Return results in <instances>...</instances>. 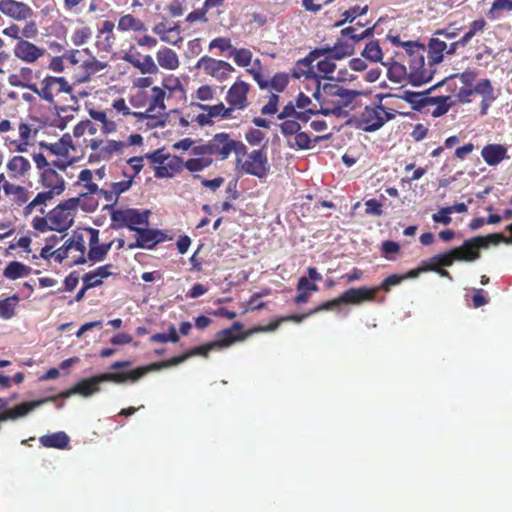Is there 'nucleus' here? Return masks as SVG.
<instances>
[{"label":"nucleus","mask_w":512,"mask_h":512,"mask_svg":"<svg viewBox=\"0 0 512 512\" xmlns=\"http://www.w3.org/2000/svg\"><path fill=\"white\" fill-rule=\"evenodd\" d=\"M365 212L368 215L381 216L383 214L382 204L377 199H369L365 202Z\"/></svg>","instance_id":"052dcab7"},{"label":"nucleus","mask_w":512,"mask_h":512,"mask_svg":"<svg viewBox=\"0 0 512 512\" xmlns=\"http://www.w3.org/2000/svg\"><path fill=\"white\" fill-rule=\"evenodd\" d=\"M354 52V45L348 42L338 40L334 46H332V59L341 60L347 56L352 55Z\"/></svg>","instance_id":"f704fd0d"},{"label":"nucleus","mask_w":512,"mask_h":512,"mask_svg":"<svg viewBox=\"0 0 512 512\" xmlns=\"http://www.w3.org/2000/svg\"><path fill=\"white\" fill-rule=\"evenodd\" d=\"M362 56H364L365 58H367L373 62L380 61L382 59V50H381L378 42H376V41L369 42L365 46V48L362 52Z\"/></svg>","instance_id":"a18cd8bd"},{"label":"nucleus","mask_w":512,"mask_h":512,"mask_svg":"<svg viewBox=\"0 0 512 512\" xmlns=\"http://www.w3.org/2000/svg\"><path fill=\"white\" fill-rule=\"evenodd\" d=\"M164 240L165 234L162 231L141 227L136 231V242L134 244H129V248L153 249L157 244Z\"/></svg>","instance_id":"9d476101"},{"label":"nucleus","mask_w":512,"mask_h":512,"mask_svg":"<svg viewBox=\"0 0 512 512\" xmlns=\"http://www.w3.org/2000/svg\"><path fill=\"white\" fill-rule=\"evenodd\" d=\"M0 11L16 21H23L33 16V10L24 2L0 0Z\"/></svg>","instance_id":"f8f14e48"},{"label":"nucleus","mask_w":512,"mask_h":512,"mask_svg":"<svg viewBox=\"0 0 512 512\" xmlns=\"http://www.w3.org/2000/svg\"><path fill=\"white\" fill-rule=\"evenodd\" d=\"M458 77L460 81L464 84L466 87H471L473 82L476 79V72L474 71H465L461 74H454L449 77H447L445 80H442V85L446 84L450 90H452L451 87V80Z\"/></svg>","instance_id":"37998d69"},{"label":"nucleus","mask_w":512,"mask_h":512,"mask_svg":"<svg viewBox=\"0 0 512 512\" xmlns=\"http://www.w3.org/2000/svg\"><path fill=\"white\" fill-rule=\"evenodd\" d=\"M157 61L162 68L174 70L179 66L176 52L169 48L160 49L157 52Z\"/></svg>","instance_id":"393cba45"},{"label":"nucleus","mask_w":512,"mask_h":512,"mask_svg":"<svg viewBox=\"0 0 512 512\" xmlns=\"http://www.w3.org/2000/svg\"><path fill=\"white\" fill-rule=\"evenodd\" d=\"M382 64L388 67L387 76L391 81L395 83H400L405 79L409 81V68L407 69L405 65L398 62H383Z\"/></svg>","instance_id":"a878e982"},{"label":"nucleus","mask_w":512,"mask_h":512,"mask_svg":"<svg viewBox=\"0 0 512 512\" xmlns=\"http://www.w3.org/2000/svg\"><path fill=\"white\" fill-rule=\"evenodd\" d=\"M31 268L18 261L10 262L3 271V275L8 279H18L29 275Z\"/></svg>","instance_id":"cd10ccee"},{"label":"nucleus","mask_w":512,"mask_h":512,"mask_svg":"<svg viewBox=\"0 0 512 512\" xmlns=\"http://www.w3.org/2000/svg\"><path fill=\"white\" fill-rule=\"evenodd\" d=\"M364 24L357 22L354 26H349L341 30V36L348 37L353 43H357L363 39L373 36L375 26L369 27L362 32H358Z\"/></svg>","instance_id":"b1692460"},{"label":"nucleus","mask_w":512,"mask_h":512,"mask_svg":"<svg viewBox=\"0 0 512 512\" xmlns=\"http://www.w3.org/2000/svg\"><path fill=\"white\" fill-rule=\"evenodd\" d=\"M237 169L245 174L256 176L259 179L265 178L270 170L267 155L263 149H257L247 154L245 161L240 158L236 161Z\"/></svg>","instance_id":"0eeeda50"},{"label":"nucleus","mask_w":512,"mask_h":512,"mask_svg":"<svg viewBox=\"0 0 512 512\" xmlns=\"http://www.w3.org/2000/svg\"><path fill=\"white\" fill-rule=\"evenodd\" d=\"M439 86H442V82H438L436 85L425 92H414L406 90L403 92L400 98L409 103L413 110L423 112L426 108H429V102L434 101L433 99H430L431 96H428V94Z\"/></svg>","instance_id":"2eb2a0df"},{"label":"nucleus","mask_w":512,"mask_h":512,"mask_svg":"<svg viewBox=\"0 0 512 512\" xmlns=\"http://www.w3.org/2000/svg\"><path fill=\"white\" fill-rule=\"evenodd\" d=\"M185 3H186V0H173L168 6L169 13L173 17H179V16L183 15L184 10H185L184 9Z\"/></svg>","instance_id":"774afa93"},{"label":"nucleus","mask_w":512,"mask_h":512,"mask_svg":"<svg viewBox=\"0 0 512 512\" xmlns=\"http://www.w3.org/2000/svg\"><path fill=\"white\" fill-rule=\"evenodd\" d=\"M123 59L138 68L143 74H156L158 72V67L150 55H146L141 61L134 55L126 53Z\"/></svg>","instance_id":"4be33fe9"},{"label":"nucleus","mask_w":512,"mask_h":512,"mask_svg":"<svg viewBox=\"0 0 512 512\" xmlns=\"http://www.w3.org/2000/svg\"><path fill=\"white\" fill-rule=\"evenodd\" d=\"M481 156L489 166H497L508 158L507 148L501 144H488L482 148Z\"/></svg>","instance_id":"6ab92c4d"},{"label":"nucleus","mask_w":512,"mask_h":512,"mask_svg":"<svg viewBox=\"0 0 512 512\" xmlns=\"http://www.w3.org/2000/svg\"><path fill=\"white\" fill-rule=\"evenodd\" d=\"M229 57H233L235 63L238 66L247 67L251 63L252 52L245 48H241V49L234 48L229 53Z\"/></svg>","instance_id":"58836bf2"},{"label":"nucleus","mask_w":512,"mask_h":512,"mask_svg":"<svg viewBox=\"0 0 512 512\" xmlns=\"http://www.w3.org/2000/svg\"><path fill=\"white\" fill-rule=\"evenodd\" d=\"M14 53L19 59L32 63L44 54V50L31 42L21 40L15 46Z\"/></svg>","instance_id":"a211bd4d"},{"label":"nucleus","mask_w":512,"mask_h":512,"mask_svg":"<svg viewBox=\"0 0 512 512\" xmlns=\"http://www.w3.org/2000/svg\"><path fill=\"white\" fill-rule=\"evenodd\" d=\"M50 80H51L50 76H47L42 81L43 87L41 89H38V87L35 84H33V85L29 86V90H31L32 92L39 95L45 101H47L49 103H53L54 96H53L51 90L54 86L52 84V81H50Z\"/></svg>","instance_id":"2f4dec72"},{"label":"nucleus","mask_w":512,"mask_h":512,"mask_svg":"<svg viewBox=\"0 0 512 512\" xmlns=\"http://www.w3.org/2000/svg\"><path fill=\"white\" fill-rule=\"evenodd\" d=\"M242 324L239 323V322H235L233 323V325L228 328V329H224L222 331H220L218 334H217V339L219 341H221L222 343H225L226 341H230L229 342V346L234 343L235 341L237 340H242L244 339L243 336H235L234 333L236 331H239L242 329Z\"/></svg>","instance_id":"c9c22d12"},{"label":"nucleus","mask_w":512,"mask_h":512,"mask_svg":"<svg viewBox=\"0 0 512 512\" xmlns=\"http://www.w3.org/2000/svg\"><path fill=\"white\" fill-rule=\"evenodd\" d=\"M69 440V436L63 431L43 435L39 438V442L42 446L56 449L66 448L69 444Z\"/></svg>","instance_id":"5701e85b"},{"label":"nucleus","mask_w":512,"mask_h":512,"mask_svg":"<svg viewBox=\"0 0 512 512\" xmlns=\"http://www.w3.org/2000/svg\"><path fill=\"white\" fill-rule=\"evenodd\" d=\"M195 68H203L206 74L219 81L227 79L229 74L234 71V68L228 62L209 56L201 57L196 63Z\"/></svg>","instance_id":"1a4fd4ad"},{"label":"nucleus","mask_w":512,"mask_h":512,"mask_svg":"<svg viewBox=\"0 0 512 512\" xmlns=\"http://www.w3.org/2000/svg\"><path fill=\"white\" fill-rule=\"evenodd\" d=\"M80 204V198L74 197L58 204L48 213L50 230L64 232L68 230L74 222L73 212L77 210Z\"/></svg>","instance_id":"39448f33"},{"label":"nucleus","mask_w":512,"mask_h":512,"mask_svg":"<svg viewBox=\"0 0 512 512\" xmlns=\"http://www.w3.org/2000/svg\"><path fill=\"white\" fill-rule=\"evenodd\" d=\"M281 133L288 139L292 138L298 131L301 130L300 123L294 119H285L280 125Z\"/></svg>","instance_id":"de8ad7c7"},{"label":"nucleus","mask_w":512,"mask_h":512,"mask_svg":"<svg viewBox=\"0 0 512 512\" xmlns=\"http://www.w3.org/2000/svg\"><path fill=\"white\" fill-rule=\"evenodd\" d=\"M111 246L112 243L92 246L89 248L87 258L94 263L101 262L106 258Z\"/></svg>","instance_id":"e433bc0d"},{"label":"nucleus","mask_w":512,"mask_h":512,"mask_svg":"<svg viewBox=\"0 0 512 512\" xmlns=\"http://www.w3.org/2000/svg\"><path fill=\"white\" fill-rule=\"evenodd\" d=\"M57 400V397L50 396L40 400H35L31 402H24L19 405L14 406L13 408L7 409L4 414L0 417V420H16L21 417H25L34 409L44 405L47 402H54Z\"/></svg>","instance_id":"ddd939ff"},{"label":"nucleus","mask_w":512,"mask_h":512,"mask_svg":"<svg viewBox=\"0 0 512 512\" xmlns=\"http://www.w3.org/2000/svg\"><path fill=\"white\" fill-rule=\"evenodd\" d=\"M40 145L56 156H65L68 154V148L64 144V137L57 143L47 144L41 142Z\"/></svg>","instance_id":"5fc2aeb1"},{"label":"nucleus","mask_w":512,"mask_h":512,"mask_svg":"<svg viewBox=\"0 0 512 512\" xmlns=\"http://www.w3.org/2000/svg\"><path fill=\"white\" fill-rule=\"evenodd\" d=\"M125 146L126 144L122 141L108 140L103 142L100 158L103 160H109L114 153L121 154Z\"/></svg>","instance_id":"473e14b6"},{"label":"nucleus","mask_w":512,"mask_h":512,"mask_svg":"<svg viewBox=\"0 0 512 512\" xmlns=\"http://www.w3.org/2000/svg\"><path fill=\"white\" fill-rule=\"evenodd\" d=\"M278 100L279 97L277 94H272L269 98V101L267 104H265L262 109L261 113L264 115H273L278 110Z\"/></svg>","instance_id":"69168bd1"},{"label":"nucleus","mask_w":512,"mask_h":512,"mask_svg":"<svg viewBox=\"0 0 512 512\" xmlns=\"http://www.w3.org/2000/svg\"><path fill=\"white\" fill-rule=\"evenodd\" d=\"M180 160L177 157L169 158L168 162H165L161 166L155 167L156 178H171L175 172L180 169Z\"/></svg>","instance_id":"c85d7f7f"},{"label":"nucleus","mask_w":512,"mask_h":512,"mask_svg":"<svg viewBox=\"0 0 512 512\" xmlns=\"http://www.w3.org/2000/svg\"><path fill=\"white\" fill-rule=\"evenodd\" d=\"M368 11V6L360 7L354 6L343 12L342 16L344 17L342 20L336 22L335 26L340 27L344 25L346 22H353L357 16L365 15Z\"/></svg>","instance_id":"ea45409f"},{"label":"nucleus","mask_w":512,"mask_h":512,"mask_svg":"<svg viewBox=\"0 0 512 512\" xmlns=\"http://www.w3.org/2000/svg\"><path fill=\"white\" fill-rule=\"evenodd\" d=\"M152 93L153 95L150 102V110H159L158 113H161L166 108L164 104L165 91L160 87L155 86L152 88Z\"/></svg>","instance_id":"c03bdc74"},{"label":"nucleus","mask_w":512,"mask_h":512,"mask_svg":"<svg viewBox=\"0 0 512 512\" xmlns=\"http://www.w3.org/2000/svg\"><path fill=\"white\" fill-rule=\"evenodd\" d=\"M401 47L405 49L410 58L409 83L418 87L431 81L433 70L430 66H425V46L418 41H406L401 43Z\"/></svg>","instance_id":"f03ea898"},{"label":"nucleus","mask_w":512,"mask_h":512,"mask_svg":"<svg viewBox=\"0 0 512 512\" xmlns=\"http://www.w3.org/2000/svg\"><path fill=\"white\" fill-rule=\"evenodd\" d=\"M179 340V336L174 327H170L167 333H156L151 336L152 342L157 343H167V342H177Z\"/></svg>","instance_id":"09e8293b"},{"label":"nucleus","mask_w":512,"mask_h":512,"mask_svg":"<svg viewBox=\"0 0 512 512\" xmlns=\"http://www.w3.org/2000/svg\"><path fill=\"white\" fill-rule=\"evenodd\" d=\"M144 157L149 159L151 163L158 164V166H161L170 158L169 155L164 153L163 149H157L152 153L146 154Z\"/></svg>","instance_id":"e2e57ef3"},{"label":"nucleus","mask_w":512,"mask_h":512,"mask_svg":"<svg viewBox=\"0 0 512 512\" xmlns=\"http://www.w3.org/2000/svg\"><path fill=\"white\" fill-rule=\"evenodd\" d=\"M18 301V295H13L4 300H0V317L6 320L11 319L15 314V307Z\"/></svg>","instance_id":"72a5a7b5"},{"label":"nucleus","mask_w":512,"mask_h":512,"mask_svg":"<svg viewBox=\"0 0 512 512\" xmlns=\"http://www.w3.org/2000/svg\"><path fill=\"white\" fill-rule=\"evenodd\" d=\"M7 169L16 175L22 176L31 169V164L23 156H14L7 163Z\"/></svg>","instance_id":"7c9ffc66"},{"label":"nucleus","mask_w":512,"mask_h":512,"mask_svg":"<svg viewBox=\"0 0 512 512\" xmlns=\"http://www.w3.org/2000/svg\"><path fill=\"white\" fill-rule=\"evenodd\" d=\"M82 280H83L84 285L76 294V296H75L76 301L82 300L87 290H89L91 288L98 287L103 283V281H101V280H95V282H89L88 277H85V276L82 277Z\"/></svg>","instance_id":"0e129e2a"},{"label":"nucleus","mask_w":512,"mask_h":512,"mask_svg":"<svg viewBox=\"0 0 512 512\" xmlns=\"http://www.w3.org/2000/svg\"><path fill=\"white\" fill-rule=\"evenodd\" d=\"M312 140L308 133L298 131L292 138L287 139V146L297 150H308L311 148Z\"/></svg>","instance_id":"c756f323"},{"label":"nucleus","mask_w":512,"mask_h":512,"mask_svg":"<svg viewBox=\"0 0 512 512\" xmlns=\"http://www.w3.org/2000/svg\"><path fill=\"white\" fill-rule=\"evenodd\" d=\"M91 34V30L88 27L77 29L72 36V41L74 45L81 46L87 42Z\"/></svg>","instance_id":"6e6d98bb"},{"label":"nucleus","mask_w":512,"mask_h":512,"mask_svg":"<svg viewBox=\"0 0 512 512\" xmlns=\"http://www.w3.org/2000/svg\"><path fill=\"white\" fill-rule=\"evenodd\" d=\"M210 155L218 156L225 160L230 155V135L227 133H217L209 140Z\"/></svg>","instance_id":"dca6fc26"},{"label":"nucleus","mask_w":512,"mask_h":512,"mask_svg":"<svg viewBox=\"0 0 512 512\" xmlns=\"http://www.w3.org/2000/svg\"><path fill=\"white\" fill-rule=\"evenodd\" d=\"M212 164L211 158L206 157H196L188 159L184 163V167L190 172H199L209 167Z\"/></svg>","instance_id":"a19ab883"},{"label":"nucleus","mask_w":512,"mask_h":512,"mask_svg":"<svg viewBox=\"0 0 512 512\" xmlns=\"http://www.w3.org/2000/svg\"><path fill=\"white\" fill-rule=\"evenodd\" d=\"M112 267H113L112 264H106L104 266H100V267L96 268L94 271H90V272L86 273L84 276L88 277L89 280H90V278H97V277L102 280V279L107 278L112 275V272L110 271V269Z\"/></svg>","instance_id":"13d9d810"},{"label":"nucleus","mask_w":512,"mask_h":512,"mask_svg":"<svg viewBox=\"0 0 512 512\" xmlns=\"http://www.w3.org/2000/svg\"><path fill=\"white\" fill-rule=\"evenodd\" d=\"M378 290V287L350 288L346 290L339 298L323 303L322 305L318 306L308 314L293 316V320H295L296 322H301L308 315H312L323 310H333L339 307L341 304H360L363 301H373L375 299V294Z\"/></svg>","instance_id":"7ed1b4c3"},{"label":"nucleus","mask_w":512,"mask_h":512,"mask_svg":"<svg viewBox=\"0 0 512 512\" xmlns=\"http://www.w3.org/2000/svg\"><path fill=\"white\" fill-rule=\"evenodd\" d=\"M430 99H433V102H429V107H434L432 111L429 108H426V112L430 113L432 117L438 118L445 115L449 109L455 104V101L452 100V97L447 96H431Z\"/></svg>","instance_id":"412c9836"},{"label":"nucleus","mask_w":512,"mask_h":512,"mask_svg":"<svg viewBox=\"0 0 512 512\" xmlns=\"http://www.w3.org/2000/svg\"><path fill=\"white\" fill-rule=\"evenodd\" d=\"M86 132H88L90 135H94L97 132V128L94 123H92L90 120L81 121L78 123L73 130V135L75 137H81Z\"/></svg>","instance_id":"3c124183"},{"label":"nucleus","mask_w":512,"mask_h":512,"mask_svg":"<svg viewBox=\"0 0 512 512\" xmlns=\"http://www.w3.org/2000/svg\"><path fill=\"white\" fill-rule=\"evenodd\" d=\"M229 342L230 341H226L225 343H222L221 341H219L216 338L215 341H213L211 343H208L206 345L195 347L192 350H190L188 353H189L190 356L202 355V356L206 357L208 355V353L210 351L214 350V349H221V348H224V347H228L229 346Z\"/></svg>","instance_id":"4c0bfd02"},{"label":"nucleus","mask_w":512,"mask_h":512,"mask_svg":"<svg viewBox=\"0 0 512 512\" xmlns=\"http://www.w3.org/2000/svg\"><path fill=\"white\" fill-rule=\"evenodd\" d=\"M249 85L244 81H236L228 90L226 101L234 108L243 110L248 106L247 93Z\"/></svg>","instance_id":"4468645a"},{"label":"nucleus","mask_w":512,"mask_h":512,"mask_svg":"<svg viewBox=\"0 0 512 512\" xmlns=\"http://www.w3.org/2000/svg\"><path fill=\"white\" fill-rule=\"evenodd\" d=\"M322 92L328 97H338L339 100L335 105L340 106L341 109L348 107L356 97L361 95L360 91L346 89L334 83H324L322 85Z\"/></svg>","instance_id":"9b49d317"},{"label":"nucleus","mask_w":512,"mask_h":512,"mask_svg":"<svg viewBox=\"0 0 512 512\" xmlns=\"http://www.w3.org/2000/svg\"><path fill=\"white\" fill-rule=\"evenodd\" d=\"M245 138L250 145L257 146L263 141L264 133L259 129H250Z\"/></svg>","instance_id":"338daca9"},{"label":"nucleus","mask_w":512,"mask_h":512,"mask_svg":"<svg viewBox=\"0 0 512 512\" xmlns=\"http://www.w3.org/2000/svg\"><path fill=\"white\" fill-rule=\"evenodd\" d=\"M41 182L45 188L54 191L60 195L65 190L64 179L52 168H46L41 174Z\"/></svg>","instance_id":"aec40b11"},{"label":"nucleus","mask_w":512,"mask_h":512,"mask_svg":"<svg viewBox=\"0 0 512 512\" xmlns=\"http://www.w3.org/2000/svg\"><path fill=\"white\" fill-rule=\"evenodd\" d=\"M512 11V0H494L492 3L491 9L488 13V16L491 19H496L498 16L496 15L499 11Z\"/></svg>","instance_id":"8fccbe9b"},{"label":"nucleus","mask_w":512,"mask_h":512,"mask_svg":"<svg viewBox=\"0 0 512 512\" xmlns=\"http://www.w3.org/2000/svg\"><path fill=\"white\" fill-rule=\"evenodd\" d=\"M381 104L366 106L360 114L353 119L355 127L371 133L383 127L381 118Z\"/></svg>","instance_id":"6e6552de"},{"label":"nucleus","mask_w":512,"mask_h":512,"mask_svg":"<svg viewBox=\"0 0 512 512\" xmlns=\"http://www.w3.org/2000/svg\"><path fill=\"white\" fill-rule=\"evenodd\" d=\"M447 49V44L444 40H440L439 38H431L428 44V63L425 62V66H430L433 70V74L435 73V65L439 64L443 61L445 50Z\"/></svg>","instance_id":"f3484780"},{"label":"nucleus","mask_w":512,"mask_h":512,"mask_svg":"<svg viewBox=\"0 0 512 512\" xmlns=\"http://www.w3.org/2000/svg\"><path fill=\"white\" fill-rule=\"evenodd\" d=\"M150 210L139 211L138 209H117L111 212V220L117 223L118 227H127L131 231H137L149 224Z\"/></svg>","instance_id":"423d86ee"},{"label":"nucleus","mask_w":512,"mask_h":512,"mask_svg":"<svg viewBox=\"0 0 512 512\" xmlns=\"http://www.w3.org/2000/svg\"><path fill=\"white\" fill-rule=\"evenodd\" d=\"M192 105L199 108L200 110L208 112L209 116H211L212 119L216 118V117H221L223 103H219V104H216L213 106L205 105V104H201V103H192Z\"/></svg>","instance_id":"bf43d9fd"},{"label":"nucleus","mask_w":512,"mask_h":512,"mask_svg":"<svg viewBox=\"0 0 512 512\" xmlns=\"http://www.w3.org/2000/svg\"><path fill=\"white\" fill-rule=\"evenodd\" d=\"M476 94L481 95L488 100H495L494 89L489 79L480 80L473 88Z\"/></svg>","instance_id":"79ce46f5"},{"label":"nucleus","mask_w":512,"mask_h":512,"mask_svg":"<svg viewBox=\"0 0 512 512\" xmlns=\"http://www.w3.org/2000/svg\"><path fill=\"white\" fill-rule=\"evenodd\" d=\"M450 215V210L447 207H443L437 213H434L432 215V220L435 223L449 225L452 222V218Z\"/></svg>","instance_id":"680f3d73"},{"label":"nucleus","mask_w":512,"mask_h":512,"mask_svg":"<svg viewBox=\"0 0 512 512\" xmlns=\"http://www.w3.org/2000/svg\"><path fill=\"white\" fill-rule=\"evenodd\" d=\"M68 248V250L75 249L82 254L85 252V241L84 237L81 233L74 232L73 235L67 239L64 244Z\"/></svg>","instance_id":"49530a36"},{"label":"nucleus","mask_w":512,"mask_h":512,"mask_svg":"<svg viewBox=\"0 0 512 512\" xmlns=\"http://www.w3.org/2000/svg\"><path fill=\"white\" fill-rule=\"evenodd\" d=\"M480 237H473L464 241L460 247L453 248L445 253L435 255L429 259L431 265L449 267L455 260L474 261L478 258L475 248L480 242Z\"/></svg>","instance_id":"20e7f679"},{"label":"nucleus","mask_w":512,"mask_h":512,"mask_svg":"<svg viewBox=\"0 0 512 512\" xmlns=\"http://www.w3.org/2000/svg\"><path fill=\"white\" fill-rule=\"evenodd\" d=\"M83 67L88 75H94L105 69L107 67V63L99 61L96 58H92L86 60L83 64Z\"/></svg>","instance_id":"864d4df0"},{"label":"nucleus","mask_w":512,"mask_h":512,"mask_svg":"<svg viewBox=\"0 0 512 512\" xmlns=\"http://www.w3.org/2000/svg\"><path fill=\"white\" fill-rule=\"evenodd\" d=\"M289 78L287 74L277 73L269 81V86L277 92H282L288 85Z\"/></svg>","instance_id":"603ef678"},{"label":"nucleus","mask_w":512,"mask_h":512,"mask_svg":"<svg viewBox=\"0 0 512 512\" xmlns=\"http://www.w3.org/2000/svg\"><path fill=\"white\" fill-rule=\"evenodd\" d=\"M506 230L510 232L511 237H505L502 234H489L486 237H481L480 242L478 243L477 247L475 248L476 254L479 256V249L481 247H487L489 244L497 245L500 242H504L506 244H512V223L506 227Z\"/></svg>","instance_id":"bb28decb"},{"label":"nucleus","mask_w":512,"mask_h":512,"mask_svg":"<svg viewBox=\"0 0 512 512\" xmlns=\"http://www.w3.org/2000/svg\"><path fill=\"white\" fill-rule=\"evenodd\" d=\"M131 361H116L110 368L116 372L104 373L101 375L93 376L88 379H84L75 385V391L84 397H89L99 392V384L103 382H113L115 384L135 383L141 379L150 370L159 367L157 364H153L145 367H138L130 371H119L123 368L131 366Z\"/></svg>","instance_id":"f257e3e1"},{"label":"nucleus","mask_w":512,"mask_h":512,"mask_svg":"<svg viewBox=\"0 0 512 512\" xmlns=\"http://www.w3.org/2000/svg\"><path fill=\"white\" fill-rule=\"evenodd\" d=\"M214 48H217L223 52L229 51V53L232 51V49H234L230 39L224 37L215 38L210 42L209 49L212 50Z\"/></svg>","instance_id":"4d7b16f0"}]
</instances>
